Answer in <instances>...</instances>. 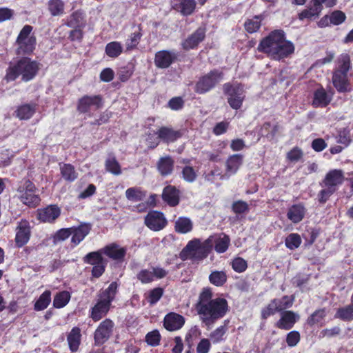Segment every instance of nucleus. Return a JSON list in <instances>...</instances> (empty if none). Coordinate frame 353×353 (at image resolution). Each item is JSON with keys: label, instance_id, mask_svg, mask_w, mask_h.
Returning <instances> with one entry per match:
<instances>
[{"label": "nucleus", "instance_id": "nucleus-1", "mask_svg": "<svg viewBox=\"0 0 353 353\" xmlns=\"http://www.w3.org/2000/svg\"><path fill=\"white\" fill-rule=\"evenodd\" d=\"M196 308L201 323L209 330L217 320L226 314L228 305L223 298L212 299L211 290L204 289L199 295Z\"/></svg>", "mask_w": 353, "mask_h": 353}, {"label": "nucleus", "instance_id": "nucleus-2", "mask_svg": "<svg viewBox=\"0 0 353 353\" xmlns=\"http://www.w3.org/2000/svg\"><path fill=\"white\" fill-rule=\"evenodd\" d=\"M39 70V63L28 57H23L14 65L7 70L6 79L8 81H14L19 76L23 81L32 80Z\"/></svg>", "mask_w": 353, "mask_h": 353}, {"label": "nucleus", "instance_id": "nucleus-3", "mask_svg": "<svg viewBox=\"0 0 353 353\" xmlns=\"http://www.w3.org/2000/svg\"><path fill=\"white\" fill-rule=\"evenodd\" d=\"M118 285L112 282L108 288L98 294L96 303L90 310L89 316L94 321H98L103 318L110 310L111 303L114 299Z\"/></svg>", "mask_w": 353, "mask_h": 353}, {"label": "nucleus", "instance_id": "nucleus-4", "mask_svg": "<svg viewBox=\"0 0 353 353\" xmlns=\"http://www.w3.org/2000/svg\"><path fill=\"white\" fill-rule=\"evenodd\" d=\"M212 241L208 239L201 242L198 239L190 241L186 246L181 250L179 257L183 261L191 259L199 261L206 258L212 248Z\"/></svg>", "mask_w": 353, "mask_h": 353}, {"label": "nucleus", "instance_id": "nucleus-5", "mask_svg": "<svg viewBox=\"0 0 353 353\" xmlns=\"http://www.w3.org/2000/svg\"><path fill=\"white\" fill-rule=\"evenodd\" d=\"M352 68L350 57L347 54H342L339 59V65L332 75V83L339 92H349L351 85L347 79V72Z\"/></svg>", "mask_w": 353, "mask_h": 353}, {"label": "nucleus", "instance_id": "nucleus-6", "mask_svg": "<svg viewBox=\"0 0 353 353\" xmlns=\"http://www.w3.org/2000/svg\"><path fill=\"white\" fill-rule=\"evenodd\" d=\"M32 30L33 27L30 25L24 26L21 30L16 40L18 55H29L34 50L37 39L35 36L31 34Z\"/></svg>", "mask_w": 353, "mask_h": 353}, {"label": "nucleus", "instance_id": "nucleus-7", "mask_svg": "<svg viewBox=\"0 0 353 353\" xmlns=\"http://www.w3.org/2000/svg\"><path fill=\"white\" fill-rule=\"evenodd\" d=\"M20 201L29 207H36L41 201L34 184L29 179L22 180L17 188Z\"/></svg>", "mask_w": 353, "mask_h": 353}, {"label": "nucleus", "instance_id": "nucleus-8", "mask_svg": "<svg viewBox=\"0 0 353 353\" xmlns=\"http://www.w3.org/2000/svg\"><path fill=\"white\" fill-rule=\"evenodd\" d=\"M223 77L222 71L214 69L199 79L194 91L200 94H205L215 88L223 80Z\"/></svg>", "mask_w": 353, "mask_h": 353}, {"label": "nucleus", "instance_id": "nucleus-9", "mask_svg": "<svg viewBox=\"0 0 353 353\" xmlns=\"http://www.w3.org/2000/svg\"><path fill=\"white\" fill-rule=\"evenodd\" d=\"M223 90L230 106L234 110L240 109L245 97L243 85L227 83L223 85Z\"/></svg>", "mask_w": 353, "mask_h": 353}, {"label": "nucleus", "instance_id": "nucleus-10", "mask_svg": "<svg viewBox=\"0 0 353 353\" xmlns=\"http://www.w3.org/2000/svg\"><path fill=\"white\" fill-rule=\"evenodd\" d=\"M104 100L101 95H84L78 100L77 110L79 113L92 116V111L102 108Z\"/></svg>", "mask_w": 353, "mask_h": 353}, {"label": "nucleus", "instance_id": "nucleus-11", "mask_svg": "<svg viewBox=\"0 0 353 353\" xmlns=\"http://www.w3.org/2000/svg\"><path fill=\"white\" fill-rule=\"evenodd\" d=\"M282 32V30L272 31L260 41L257 47L258 51L266 54L268 57L273 59L277 45L281 39Z\"/></svg>", "mask_w": 353, "mask_h": 353}, {"label": "nucleus", "instance_id": "nucleus-12", "mask_svg": "<svg viewBox=\"0 0 353 353\" xmlns=\"http://www.w3.org/2000/svg\"><path fill=\"white\" fill-rule=\"evenodd\" d=\"M187 132L185 128L176 130L172 128L162 126L155 132V134L163 143H170L181 138Z\"/></svg>", "mask_w": 353, "mask_h": 353}, {"label": "nucleus", "instance_id": "nucleus-13", "mask_svg": "<svg viewBox=\"0 0 353 353\" xmlns=\"http://www.w3.org/2000/svg\"><path fill=\"white\" fill-rule=\"evenodd\" d=\"M168 272L163 268L157 266L141 270L137 274V279L142 283H149L154 280L164 278Z\"/></svg>", "mask_w": 353, "mask_h": 353}, {"label": "nucleus", "instance_id": "nucleus-14", "mask_svg": "<svg viewBox=\"0 0 353 353\" xmlns=\"http://www.w3.org/2000/svg\"><path fill=\"white\" fill-rule=\"evenodd\" d=\"M114 323L109 319H106L100 323L94 332V341L97 345H102L112 335Z\"/></svg>", "mask_w": 353, "mask_h": 353}, {"label": "nucleus", "instance_id": "nucleus-15", "mask_svg": "<svg viewBox=\"0 0 353 353\" xmlns=\"http://www.w3.org/2000/svg\"><path fill=\"white\" fill-rule=\"evenodd\" d=\"M344 179L345 176L343 170H332L326 174L324 179L320 182V185L321 187H327L336 192L338 187L343 183Z\"/></svg>", "mask_w": 353, "mask_h": 353}, {"label": "nucleus", "instance_id": "nucleus-16", "mask_svg": "<svg viewBox=\"0 0 353 353\" xmlns=\"http://www.w3.org/2000/svg\"><path fill=\"white\" fill-rule=\"evenodd\" d=\"M294 52V44L286 39L285 32L283 30L281 39L277 45L274 56V60L279 61L290 56Z\"/></svg>", "mask_w": 353, "mask_h": 353}, {"label": "nucleus", "instance_id": "nucleus-17", "mask_svg": "<svg viewBox=\"0 0 353 353\" xmlns=\"http://www.w3.org/2000/svg\"><path fill=\"white\" fill-rule=\"evenodd\" d=\"M177 59V54L174 51L161 50L155 54L154 64L161 69L169 68Z\"/></svg>", "mask_w": 353, "mask_h": 353}, {"label": "nucleus", "instance_id": "nucleus-18", "mask_svg": "<svg viewBox=\"0 0 353 353\" xmlns=\"http://www.w3.org/2000/svg\"><path fill=\"white\" fill-rule=\"evenodd\" d=\"M322 10L323 6H319L314 0H311L307 8L298 14V19L300 21L305 19L308 21L315 20L319 17Z\"/></svg>", "mask_w": 353, "mask_h": 353}, {"label": "nucleus", "instance_id": "nucleus-19", "mask_svg": "<svg viewBox=\"0 0 353 353\" xmlns=\"http://www.w3.org/2000/svg\"><path fill=\"white\" fill-rule=\"evenodd\" d=\"M185 323V318L175 312H170L163 319L164 327L168 331L180 330Z\"/></svg>", "mask_w": 353, "mask_h": 353}, {"label": "nucleus", "instance_id": "nucleus-20", "mask_svg": "<svg viewBox=\"0 0 353 353\" xmlns=\"http://www.w3.org/2000/svg\"><path fill=\"white\" fill-rule=\"evenodd\" d=\"M171 5L174 10L183 16L192 14L196 8L195 0H171Z\"/></svg>", "mask_w": 353, "mask_h": 353}, {"label": "nucleus", "instance_id": "nucleus-21", "mask_svg": "<svg viewBox=\"0 0 353 353\" xmlns=\"http://www.w3.org/2000/svg\"><path fill=\"white\" fill-rule=\"evenodd\" d=\"M101 252L109 258L121 261L125 256L126 249L117 243H110L102 248Z\"/></svg>", "mask_w": 353, "mask_h": 353}, {"label": "nucleus", "instance_id": "nucleus-22", "mask_svg": "<svg viewBox=\"0 0 353 353\" xmlns=\"http://www.w3.org/2000/svg\"><path fill=\"white\" fill-rule=\"evenodd\" d=\"M299 318V314L292 311L282 312L281 319L276 323V326L281 329L290 330L294 326Z\"/></svg>", "mask_w": 353, "mask_h": 353}, {"label": "nucleus", "instance_id": "nucleus-23", "mask_svg": "<svg viewBox=\"0 0 353 353\" xmlns=\"http://www.w3.org/2000/svg\"><path fill=\"white\" fill-rule=\"evenodd\" d=\"M205 37V30L203 28H199L194 33L190 35L183 43V48L185 50L193 49L201 43Z\"/></svg>", "mask_w": 353, "mask_h": 353}, {"label": "nucleus", "instance_id": "nucleus-24", "mask_svg": "<svg viewBox=\"0 0 353 353\" xmlns=\"http://www.w3.org/2000/svg\"><path fill=\"white\" fill-rule=\"evenodd\" d=\"M37 212L39 221H55L61 214V209L57 205H50Z\"/></svg>", "mask_w": 353, "mask_h": 353}, {"label": "nucleus", "instance_id": "nucleus-25", "mask_svg": "<svg viewBox=\"0 0 353 353\" xmlns=\"http://www.w3.org/2000/svg\"><path fill=\"white\" fill-rule=\"evenodd\" d=\"M162 199L170 206H176L180 201L179 190L174 186L167 185L163 188Z\"/></svg>", "mask_w": 353, "mask_h": 353}, {"label": "nucleus", "instance_id": "nucleus-26", "mask_svg": "<svg viewBox=\"0 0 353 353\" xmlns=\"http://www.w3.org/2000/svg\"><path fill=\"white\" fill-rule=\"evenodd\" d=\"M243 156L241 154H236L228 157L225 162V170L229 177L234 174L243 163Z\"/></svg>", "mask_w": 353, "mask_h": 353}, {"label": "nucleus", "instance_id": "nucleus-27", "mask_svg": "<svg viewBox=\"0 0 353 353\" xmlns=\"http://www.w3.org/2000/svg\"><path fill=\"white\" fill-rule=\"evenodd\" d=\"M30 228L27 222H20L16 234V243L19 247L24 245L30 239Z\"/></svg>", "mask_w": 353, "mask_h": 353}, {"label": "nucleus", "instance_id": "nucleus-28", "mask_svg": "<svg viewBox=\"0 0 353 353\" xmlns=\"http://www.w3.org/2000/svg\"><path fill=\"white\" fill-rule=\"evenodd\" d=\"M332 97L327 93L325 90L321 87L315 90L312 105L314 107H326L331 101Z\"/></svg>", "mask_w": 353, "mask_h": 353}, {"label": "nucleus", "instance_id": "nucleus-29", "mask_svg": "<svg viewBox=\"0 0 353 353\" xmlns=\"http://www.w3.org/2000/svg\"><path fill=\"white\" fill-rule=\"evenodd\" d=\"M72 228V242L75 245H78L88 234L90 230V226L87 223H81L77 228Z\"/></svg>", "mask_w": 353, "mask_h": 353}, {"label": "nucleus", "instance_id": "nucleus-30", "mask_svg": "<svg viewBox=\"0 0 353 353\" xmlns=\"http://www.w3.org/2000/svg\"><path fill=\"white\" fill-rule=\"evenodd\" d=\"M174 161L170 157H161L157 163V169L161 175L165 176L171 174L174 169Z\"/></svg>", "mask_w": 353, "mask_h": 353}, {"label": "nucleus", "instance_id": "nucleus-31", "mask_svg": "<svg viewBox=\"0 0 353 353\" xmlns=\"http://www.w3.org/2000/svg\"><path fill=\"white\" fill-rule=\"evenodd\" d=\"M81 330L79 327H73L68 335V342L72 352L77 351L81 343Z\"/></svg>", "mask_w": 353, "mask_h": 353}, {"label": "nucleus", "instance_id": "nucleus-32", "mask_svg": "<svg viewBox=\"0 0 353 353\" xmlns=\"http://www.w3.org/2000/svg\"><path fill=\"white\" fill-rule=\"evenodd\" d=\"M60 171L62 177L67 181H74L78 177V174L75 171L74 167L70 163L61 165Z\"/></svg>", "mask_w": 353, "mask_h": 353}, {"label": "nucleus", "instance_id": "nucleus-33", "mask_svg": "<svg viewBox=\"0 0 353 353\" xmlns=\"http://www.w3.org/2000/svg\"><path fill=\"white\" fill-rule=\"evenodd\" d=\"M35 112V105L23 104L15 111L16 116L21 120L29 119Z\"/></svg>", "mask_w": 353, "mask_h": 353}, {"label": "nucleus", "instance_id": "nucleus-34", "mask_svg": "<svg viewBox=\"0 0 353 353\" xmlns=\"http://www.w3.org/2000/svg\"><path fill=\"white\" fill-rule=\"evenodd\" d=\"M305 209L301 204L293 205L288 212V217L291 221H301L305 216Z\"/></svg>", "mask_w": 353, "mask_h": 353}, {"label": "nucleus", "instance_id": "nucleus-35", "mask_svg": "<svg viewBox=\"0 0 353 353\" xmlns=\"http://www.w3.org/2000/svg\"><path fill=\"white\" fill-rule=\"evenodd\" d=\"M51 302V292L49 290H46L39 297L38 300L35 302L34 309L36 311H41L48 307Z\"/></svg>", "mask_w": 353, "mask_h": 353}, {"label": "nucleus", "instance_id": "nucleus-36", "mask_svg": "<svg viewBox=\"0 0 353 353\" xmlns=\"http://www.w3.org/2000/svg\"><path fill=\"white\" fill-rule=\"evenodd\" d=\"M335 316L343 321L353 320V294L351 296V303L347 306L339 308Z\"/></svg>", "mask_w": 353, "mask_h": 353}, {"label": "nucleus", "instance_id": "nucleus-37", "mask_svg": "<svg viewBox=\"0 0 353 353\" xmlns=\"http://www.w3.org/2000/svg\"><path fill=\"white\" fill-rule=\"evenodd\" d=\"M64 2L62 0H50L48 2V8L53 17L60 16L64 12Z\"/></svg>", "mask_w": 353, "mask_h": 353}, {"label": "nucleus", "instance_id": "nucleus-38", "mask_svg": "<svg viewBox=\"0 0 353 353\" xmlns=\"http://www.w3.org/2000/svg\"><path fill=\"white\" fill-rule=\"evenodd\" d=\"M230 239L228 236L222 234L214 240V250L218 253H224L228 248Z\"/></svg>", "mask_w": 353, "mask_h": 353}, {"label": "nucleus", "instance_id": "nucleus-39", "mask_svg": "<svg viewBox=\"0 0 353 353\" xmlns=\"http://www.w3.org/2000/svg\"><path fill=\"white\" fill-rule=\"evenodd\" d=\"M105 51L109 57L117 58L121 54L123 48L119 42L112 41L106 45Z\"/></svg>", "mask_w": 353, "mask_h": 353}, {"label": "nucleus", "instance_id": "nucleus-40", "mask_svg": "<svg viewBox=\"0 0 353 353\" xmlns=\"http://www.w3.org/2000/svg\"><path fill=\"white\" fill-rule=\"evenodd\" d=\"M84 24V17L83 12L77 10L72 12L68 22V26L70 28H81Z\"/></svg>", "mask_w": 353, "mask_h": 353}, {"label": "nucleus", "instance_id": "nucleus-41", "mask_svg": "<svg viewBox=\"0 0 353 353\" xmlns=\"http://www.w3.org/2000/svg\"><path fill=\"white\" fill-rule=\"evenodd\" d=\"M70 299V294L67 291H62L57 294L53 300V305L56 308L65 306Z\"/></svg>", "mask_w": 353, "mask_h": 353}, {"label": "nucleus", "instance_id": "nucleus-42", "mask_svg": "<svg viewBox=\"0 0 353 353\" xmlns=\"http://www.w3.org/2000/svg\"><path fill=\"white\" fill-rule=\"evenodd\" d=\"M105 169L114 175H119L121 173V166L114 157H110L105 160Z\"/></svg>", "mask_w": 353, "mask_h": 353}, {"label": "nucleus", "instance_id": "nucleus-43", "mask_svg": "<svg viewBox=\"0 0 353 353\" xmlns=\"http://www.w3.org/2000/svg\"><path fill=\"white\" fill-rule=\"evenodd\" d=\"M209 280L212 284L221 286L226 282L227 276L223 271H214L210 274Z\"/></svg>", "mask_w": 353, "mask_h": 353}, {"label": "nucleus", "instance_id": "nucleus-44", "mask_svg": "<svg viewBox=\"0 0 353 353\" xmlns=\"http://www.w3.org/2000/svg\"><path fill=\"white\" fill-rule=\"evenodd\" d=\"M163 294V290L161 288H156L145 294V299L150 305L157 303Z\"/></svg>", "mask_w": 353, "mask_h": 353}, {"label": "nucleus", "instance_id": "nucleus-45", "mask_svg": "<svg viewBox=\"0 0 353 353\" xmlns=\"http://www.w3.org/2000/svg\"><path fill=\"white\" fill-rule=\"evenodd\" d=\"M142 37V34L141 33V28H139L138 31H135L132 33L130 39H127L125 41V47L127 51H130L134 49L139 43V41Z\"/></svg>", "mask_w": 353, "mask_h": 353}, {"label": "nucleus", "instance_id": "nucleus-46", "mask_svg": "<svg viewBox=\"0 0 353 353\" xmlns=\"http://www.w3.org/2000/svg\"><path fill=\"white\" fill-rule=\"evenodd\" d=\"M245 30L249 33H254L261 27V17L255 16L252 19H248L244 24Z\"/></svg>", "mask_w": 353, "mask_h": 353}, {"label": "nucleus", "instance_id": "nucleus-47", "mask_svg": "<svg viewBox=\"0 0 353 353\" xmlns=\"http://www.w3.org/2000/svg\"><path fill=\"white\" fill-rule=\"evenodd\" d=\"M102 254L101 249L97 252H90L84 257V262L92 265L102 263H103Z\"/></svg>", "mask_w": 353, "mask_h": 353}, {"label": "nucleus", "instance_id": "nucleus-48", "mask_svg": "<svg viewBox=\"0 0 353 353\" xmlns=\"http://www.w3.org/2000/svg\"><path fill=\"white\" fill-rule=\"evenodd\" d=\"M285 245L290 250H294L299 247L301 243V236L295 233L288 235L285 241Z\"/></svg>", "mask_w": 353, "mask_h": 353}, {"label": "nucleus", "instance_id": "nucleus-49", "mask_svg": "<svg viewBox=\"0 0 353 353\" xmlns=\"http://www.w3.org/2000/svg\"><path fill=\"white\" fill-rule=\"evenodd\" d=\"M227 331L225 325H221L215 329L210 334V340L213 343H219L223 340V336Z\"/></svg>", "mask_w": 353, "mask_h": 353}, {"label": "nucleus", "instance_id": "nucleus-50", "mask_svg": "<svg viewBox=\"0 0 353 353\" xmlns=\"http://www.w3.org/2000/svg\"><path fill=\"white\" fill-rule=\"evenodd\" d=\"M125 196L130 201H139L143 199L144 194L137 188H130L125 191Z\"/></svg>", "mask_w": 353, "mask_h": 353}, {"label": "nucleus", "instance_id": "nucleus-51", "mask_svg": "<svg viewBox=\"0 0 353 353\" xmlns=\"http://www.w3.org/2000/svg\"><path fill=\"white\" fill-rule=\"evenodd\" d=\"M161 340V334L157 330L148 332L145 336V341L150 346H157Z\"/></svg>", "mask_w": 353, "mask_h": 353}, {"label": "nucleus", "instance_id": "nucleus-52", "mask_svg": "<svg viewBox=\"0 0 353 353\" xmlns=\"http://www.w3.org/2000/svg\"><path fill=\"white\" fill-rule=\"evenodd\" d=\"M214 176H219L220 179L222 180L229 179V175H228L227 174H221V170L218 166H214V168L210 172L206 174L205 175V179L212 183L214 181Z\"/></svg>", "mask_w": 353, "mask_h": 353}, {"label": "nucleus", "instance_id": "nucleus-53", "mask_svg": "<svg viewBox=\"0 0 353 353\" xmlns=\"http://www.w3.org/2000/svg\"><path fill=\"white\" fill-rule=\"evenodd\" d=\"M72 234V228H63L57 231L53 236V242L57 244L67 239Z\"/></svg>", "mask_w": 353, "mask_h": 353}, {"label": "nucleus", "instance_id": "nucleus-54", "mask_svg": "<svg viewBox=\"0 0 353 353\" xmlns=\"http://www.w3.org/2000/svg\"><path fill=\"white\" fill-rule=\"evenodd\" d=\"M276 312H280L278 309L276 302L273 299L265 308L262 310L261 316L263 319H268L274 315Z\"/></svg>", "mask_w": 353, "mask_h": 353}, {"label": "nucleus", "instance_id": "nucleus-55", "mask_svg": "<svg viewBox=\"0 0 353 353\" xmlns=\"http://www.w3.org/2000/svg\"><path fill=\"white\" fill-rule=\"evenodd\" d=\"M274 300L276 302L278 309L280 312L290 307L294 302V298L288 296H284L280 299H274Z\"/></svg>", "mask_w": 353, "mask_h": 353}, {"label": "nucleus", "instance_id": "nucleus-56", "mask_svg": "<svg viewBox=\"0 0 353 353\" xmlns=\"http://www.w3.org/2000/svg\"><path fill=\"white\" fill-rule=\"evenodd\" d=\"M325 316V311L324 310H316L308 318L307 323L311 325L321 323Z\"/></svg>", "mask_w": 353, "mask_h": 353}, {"label": "nucleus", "instance_id": "nucleus-57", "mask_svg": "<svg viewBox=\"0 0 353 353\" xmlns=\"http://www.w3.org/2000/svg\"><path fill=\"white\" fill-rule=\"evenodd\" d=\"M182 176L187 182L192 183L196 180L197 174L192 167L187 165L183 168Z\"/></svg>", "mask_w": 353, "mask_h": 353}, {"label": "nucleus", "instance_id": "nucleus-58", "mask_svg": "<svg viewBox=\"0 0 353 353\" xmlns=\"http://www.w3.org/2000/svg\"><path fill=\"white\" fill-rule=\"evenodd\" d=\"M232 209L235 214H243L249 211V205L245 201L239 200L232 203Z\"/></svg>", "mask_w": 353, "mask_h": 353}, {"label": "nucleus", "instance_id": "nucleus-59", "mask_svg": "<svg viewBox=\"0 0 353 353\" xmlns=\"http://www.w3.org/2000/svg\"><path fill=\"white\" fill-rule=\"evenodd\" d=\"M346 16L344 12L340 10L334 11L330 16V23L334 25L341 24L345 20Z\"/></svg>", "mask_w": 353, "mask_h": 353}, {"label": "nucleus", "instance_id": "nucleus-60", "mask_svg": "<svg viewBox=\"0 0 353 353\" xmlns=\"http://www.w3.org/2000/svg\"><path fill=\"white\" fill-rule=\"evenodd\" d=\"M233 270L237 272H243L247 268V262L241 257L235 258L232 262Z\"/></svg>", "mask_w": 353, "mask_h": 353}, {"label": "nucleus", "instance_id": "nucleus-61", "mask_svg": "<svg viewBox=\"0 0 353 353\" xmlns=\"http://www.w3.org/2000/svg\"><path fill=\"white\" fill-rule=\"evenodd\" d=\"M111 117L112 112L108 110H105L99 115V119H95L93 121H91L90 125H101L102 124L106 123Z\"/></svg>", "mask_w": 353, "mask_h": 353}, {"label": "nucleus", "instance_id": "nucleus-62", "mask_svg": "<svg viewBox=\"0 0 353 353\" xmlns=\"http://www.w3.org/2000/svg\"><path fill=\"white\" fill-rule=\"evenodd\" d=\"M175 230L181 234H185L192 230V222H175Z\"/></svg>", "mask_w": 353, "mask_h": 353}, {"label": "nucleus", "instance_id": "nucleus-63", "mask_svg": "<svg viewBox=\"0 0 353 353\" xmlns=\"http://www.w3.org/2000/svg\"><path fill=\"white\" fill-rule=\"evenodd\" d=\"M323 189L318 194L319 203H325L335 192L327 187H322Z\"/></svg>", "mask_w": 353, "mask_h": 353}, {"label": "nucleus", "instance_id": "nucleus-64", "mask_svg": "<svg viewBox=\"0 0 353 353\" xmlns=\"http://www.w3.org/2000/svg\"><path fill=\"white\" fill-rule=\"evenodd\" d=\"M211 347V343L209 339H202L196 347L197 353H208Z\"/></svg>", "mask_w": 353, "mask_h": 353}]
</instances>
